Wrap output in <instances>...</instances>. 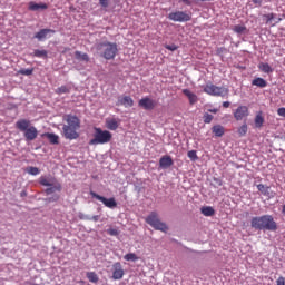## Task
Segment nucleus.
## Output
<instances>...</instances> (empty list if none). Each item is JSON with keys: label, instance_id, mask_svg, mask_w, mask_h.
<instances>
[{"label": "nucleus", "instance_id": "f257e3e1", "mask_svg": "<svg viewBox=\"0 0 285 285\" xmlns=\"http://www.w3.org/2000/svg\"><path fill=\"white\" fill-rule=\"evenodd\" d=\"M63 121H66V125L62 127L65 139H69L70 141L79 139V134L77 132V130L81 128V120L79 117L75 115H66L63 116Z\"/></svg>", "mask_w": 285, "mask_h": 285}, {"label": "nucleus", "instance_id": "f03ea898", "mask_svg": "<svg viewBox=\"0 0 285 285\" xmlns=\"http://www.w3.org/2000/svg\"><path fill=\"white\" fill-rule=\"evenodd\" d=\"M250 226L255 230H269V233H275V230H277V222H275L273 215L253 217Z\"/></svg>", "mask_w": 285, "mask_h": 285}, {"label": "nucleus", "instance_id": "7ed1b4c3", "mask_svg": "<svg viewBox=\"0 0 285 285\" xmlns=\"http://www.w3.org/2000/svg\"><path fill=\"white\" fill-rule=\"evenodd\" d=\"M96 50H98V52H100V57H102L107 61L115 59L117 57V52H119L117 42H110V41L98 43L96 46Z\"/></svg>", "mask_w": 285, "mask_h": 285}, {"label": "nucleus", "instance_id": "20e7f679", "mask_svg": "<svg viewBox=\"0 0 285 285\" xmlns=\"http://www.w3.org/2000/svg\"><path fill=\"white\" fill-rule=\"evenodd\" d=\"M16 128L20 130V132H24L26 141H35L39 136V131L37 127L30 126V120L28 119H20L16 122Z\"/></svg>", "mask_w": 285, "mask_h": 285}, {"label": "nucleus", "instance_id": "39448f33", "mask_svg": "<svg viewBox=\"0 0 285 285\" xmlns=\"http://www.w3.org/2000/svg\"><path fill=\"white\" fill-rule=\"evenodd\" d=\"M92 139L89 140V146H104L112 141V134L99 127L94 128Z\"/></svg>", "mask_w": 285, "mask_h": 285}, {"label": "nucleus", "instance_id": "423d86ee", "mask_svg": "<svg viewBox=\"0 0 285 285\" xmlns=\"http://www.w3.org/2000/svg\"><path fill=\"white\" fill-rule=\"evenodd\" d=\"M145 222L155 230H161V233H166L168 230V225L159 219V214H157V212H150V214L145 218Z\"/></svg>", "mask_w": 285, "mask_h": 285}, {"label": "nucleus", "instance_id": "0eeeda50", "mask_svg": "<svg viewBox=\"0 0 285 285\" xmlns=\"http://www.w3.org/2000/svg\"><path fill=\"white\" fill-rule=\"evenodd\" d=\"M204 92H206V95H210L212 97H226V95H228V89L217 87L209 82L204 87Z\"/></svg>", "mask_w": 285, "mask_h": 285}, {"label": "nucleus", "instance_id": "6e6552de", "mask_svg": "<svg viewBox=\"0 0 285 285\" xmlns=\"http://www.w3.org/2000/svg\"><path fill=\"white\" fill-rule=\"evenodd\" d=\"M168 19L170 21L184 23L186 21H190V19H193V17L190 16V13H188L186 11H174L168 14Z\"/></svg>", "mask_w": 285, "mask_h": 285}, {"label": "nucleus", "instance_id": "1a4fd4ad", "mask_svg": "<svg viewBox=\"0 0 285 285\" xmlns=\"http://www.w3.org/2000/svg\"><path fill=\"white\" fill-rule=\"evenodd\" d=\"M90 196L94 197V199H97L98 202H101L106 208H117V200L111 197V198H106L95 191H90Z\"/></svg>", "mask_w": 285, "mask_h": 285}, {"label": "nucleus", "instance_id": "9d476101", "mask_svg": "<svg viewBox=\"0 0 285 285\" xmlns=\"http://www.w3.org/2000/svg\"><path fill=\"white\" fill-rule=\"evenodd\" d=\"M111 272H112V279H116V281L124 279V275H126V272L124 271V266L119 262H116L112 264Z\"/></svg>", "mask_w": 285, "mask_h": 285}, {"label": "nucleus", "instance_id": "9b49d317", "mask_svg": "<svg viewBox=\"0 0 285 285\" xmlns=\"http://www.w3.org/2000/svg\"><path fill=\"white\" fill-rule=\"evenodd\" d=\"M138 106L144 110H155L157 102L149 97H145L139 100Z\"/></svg>", "mask_w": 285, "mask_h": 285}, {"label": "nucleus", "instance_id": "f8f14e48", "mask_svg": "<svg viewBox=\"0 0 285 285\" xmlns=\"http://www.w3.org/2000/svg\"><path fill=\"white\" fill-rule=\"evenodd\" d=\"M249 111L246 106H239L235 111H234V119L236 121H242V119H245V117H248Z\"/></svg>", "mask_w": 285, "mask_h": 285}, {"label": "nucleus", "instance_id": "ddd939ff", "mask_svg": "<svg viewBox=\"0 0 285 285\" xmlns=\"http://www.w3.org/2000/svg\"><path fill=\"white\" fill-rule=\"evenodd\" d=\"M48 35H55L53 29H41L35 35V38L38 39V41H43L45 39H48Z\"/></svg>", "mask_w": 285, "mask_h": 285}, {"label": "nucleus", "instance_id": "4468645a", "mask_svg": "<svg viewBox=\"0 0 285 285\" xmlns=\"http://www.w3.org/2000/svg\"><path fill=\"white\" fill-rule=\"evenodd\" d=\"M119 106H124L125 108H132L135 106V100L130 96H124L118 99Z\"/></svg>", "mask_w": 285, "mask_h": 285}, {"label": "nucleus", "instance_id": "2eb2a0df", "mask_svg": "<svg viewBox=\"0 0 285 285\" xmlns=\"http://www.w3.org/2000/svg\"><path fill=\"white\" fill-rule=\"evenodd\" d=\"M57 181H58V180H56V178H52V177L41 176V177L39 178V184H40L41 186H47V187L57 184Z\"/></svg>", "mask_w": 285, "mask_h": 285}, {"label": "nucleus", "instance_id": "dca6fc26", "mask_svg": "<svg viewBox=\"0 0 285 285\" xmlns=\"http://www.w3.org/2000/svg\"><path fill=\"white\" fill-rule=\"evenodd\" d=\"M46 195H52L55 193H61V184L59 181L55 183L53 185L49 186L45 190Z\"/></svg>", "mask_w": 285, "mask_h": 285}, {"label": "nucleus", "instance_id": "f3484780", "mask_svg": "<svg viewBox=\"0 0 285 285\" xmlns=\"http://www.w3.org/2000/svg\"><path fill=\"white\" fill-rule=\"evenodd\" d=\"M160 168H170L173 166V158L170 156H163L159 160Z\"/></svg>", "mask_w": 285, "mask_h": 285}, {"label": "nucleus", "instance_id": "a211bd4d", "mask_svg": "<svg viewBox=\"0 0 285 285\" xmlns=\"http://www.w3.org/2000/svg\"><path fill=\"white\" fill-rule=\"evenodd\" d=\"M212 132L215 135V137H224L226 129L222 125H215L212 128Z\"/></svg>", "mask_w": 285, "mask_h": 285}, {"label": "nucleus", "instance_id": "6ab92c4d", "mask_svg": "<svg viewBox=\"0 0 285 285\" xmlns=\"http://www.w3.org/2000/svg\"><path fill=\"white\" fill-rule=\"evenodd\" d=\"M255 128H263L264 126V112L258 111L254 118Z\"/></svg>", "mask_w": 285, "mask_h": 285}, {"label": "nucleus", "instance_id": "aec40b11", "mask_svg": "<svg viewBox=\"0 0 285 285\" xmlns=\"http://www.w3.org/2000/svg\"><path fill=\"white\" fill-rule=\"evenodd\" d=\"M29 10H32L33 12H37V10H48V4L30 2L29 3Z\"/></svg>", "mask_w": 285, "mask_h": 285}, {"label": "nucleus", "instance_id": "412c9836", "mask_svg": "<svg viewBox=\"0 0 285 285\" xmlns=\"http://www.w3.org/2000/svg\"><path fill=\"white\" fill-rule=\"evenodd\" d=\"M183 94L185 95V97L188 98L189 104L193 106V104H197V95H195L194 92H191L189 89H184Z\"/></svg>", "mask_w": 285, "mask_h": 285}, {"label": "nucleus", "instance_id": "4be33fe9", "mask_svg": "<svg viewBox=\"0 0 285 285\" xmlns=\"http://www.w3.org/2000/svg\"><path fill=\"white\" fill-rule=\"evenodd\" d=\"M106 128H108V130H117V128H119V121H117L115 118L107 119Z\"/></svg>", "mask_w": 285, "mask_h": 285}, {"label": "nucleus", "instance_id": "5701e85b", "mask_svg": "<svg viewBox=\"0 0 285 285\" xmlns=\"http://www.w3.org/2000/svg\"><path fill=\"white\" fill-rule=\"evenodd\" d=\"M43 137H47V139L49 140V144H52V145L59 144V136L57 134L46 132L43 134Z\"/></svg>", "mask_w": 285, "mask_h": 285}, {"label": "nucleus", "instance_id": "b1692460", "mask_svg": "<svg viewBox=\"0 0 285 285\" xmlns=\"http://www.w3.org/2000/svg\"><path fill=\"white\" fill-rule=\"evenodd\" d=\"M200 213L205 217H213V215H215V209L210 206H205L200 208Z\"/></svg>", "mask_w": 285, "mask_h": 285}, {"label": "nucleus", "instance_id": "393cba45", "mask_svg": "<svg viewBox=\"0 0 285 285\" xmlns=\"http://www.w3.org/2000/svg\"><path fill=\"white\" fill-rule=\"evenodd\" d=\"M258 68L262 72H265L266 75H271V72H273L271 65H268L267 62H261L258 65Z\"/></svg>", "mask_w": 285, "mask_h": 285}, {"label": "nucleus", "instance_id": "a878e982", "mask_svg": "<svg viewBox=\"0 0 285 285\" xmlns=\"http://www.w3.org/2000/svg\"><path fill=\"white\" fill-rule=\"evenodd\" d=\"M252 86H257V88H266L267 82L263 78H255L252 81Z\"/></svg>", "mask_w": 285, "mask_h": 285}, {"label": "nucleus", "instance_id": "bb28decb", "mask_svg": "<svg viewBox=\"0 0 285 285\" xmlns=\"http://www.w3.org/2000/svg\"><path fill=\"white\" fill-rule=\"evenodd\" d=\"M33 57H37L38 59H48V51L36 49L33 51Z\"/></svg>", "mask_w": 285, "mask_h": 285}, {"label": "nucleus", "instance_id": "cd10ccee", "mask_svg": "<svg viewBox=\"0 0 285 285\" xmlns=\"http://www.w3.org/2000/svg\"><path fill=\"white\" fill-rule=\"evenodd\" d=\"M75 57L79 61H87V62L90 61V57L88 56V53H83L81 51H76Z\"/></svg>", "mask_w": 285, "mask_h": 285}, {"label": "nucleus", "instance_id": "c85d7f7f", "mask_svg": "<svg viewBox=\"0 0 285 285\" xmlns=\"http://www.w3.org/2000/svg\"><path fill=\"white\" fill-rule=\"evenodd\" d=\"M257 189L259 190V193H262V195H264L265 197H268L271 187L264 185V184H259L257 185Z\"/></svg>", "mask_w": 285, "mask_h": 285}, {"label": "nucleus", "instance_id": "c756f323", "mask_svg": "<svg viewBox=\"0 0 285 285\" xmlns=\"http://www.w3.org/2000/svg\"><path fill=\"white\" fill-rule=\"evenodd\" d=\"M87 278L91 284H97V282H99V276L95 272H87Z\"/></svg>", "mask_w": 285, "mask_h": 285}, {"label": "nucleus", "instance_id": "7c9ffc66", "mask_svg": "<svg viewBox=\"0 0 285 285\" xmlns=\"http://www.w3.org/2000/svg\"><path fill=\"white\" fill-rule=\"evenodd\" d=\"M70 92V87L61 86L56 89V95H68Z\"/></svg>", "mask_w": 285, "mask_h": 285}, {"label": "nucleus", "instance_id": "2f4dec72", "mask_svg": "<svg viewBox=\"0 0 285 285\" xmlns=\"http://www.w3.org/2000/svg\"><path fill=\"white\" fill-rule=\"evenodd\" d=\"M238 135L239 137H246V134L248 132V125L245 122L238 128Z\"/></svg>", "mask_w": 285, "mask_h": 285}, {"label": "nucleus", "instance_id": "473e14b6", "mask_svg": "<svg viewBox=\"0 0 285 285\" xmlns=\"http://www.w3.org/2000/svg\"><path fill=\"white\" fill-rule=\"evenodd\" d=\"M124 259H126V262H138L139 257L135 253H129L124 256Z\"/></svg>", "mask_w": 285, "mask_h": 285}, {"label": "nucleus", "instance_id": "72a5a7b5", "mask_svg": "<svg viewBox=\"0 0 285 285\" xmlns=\"http://www.w3.org/2000/svg\"><path fill=\"white\" fill-rule=\"evenodd\" d=\"M35 72V69H20L18 71V75H23L24 77H30V75H32Z\"/></svg>", "mask_w": 285, "mask_h": 285}, {"label": "nucleus", "instance_id": "f704fd0d", "mask_svg": "<svg viewBox=\"0 0 285 285\" xmlns=\"http://www.w3.org/2000/svg\"><path fill=\"white\" fill-rule=\"evenodd\" d=\"M234 32L237 35H243V32H246V27L242 24L234 26Z\"/></svg>", "mask_w": 285, "mask_h": 285}, {"label": "nucleus", "instance_id": "c9c22d12", "mask_svg": "<svg viewBox=\"0 0 285 285\" xmlns=\"http://www.w3.org/2000/svg\"><path fill=\"white\" fill-rule=\"evenodd\" d=\"M187 156L189 159H191V161H197L199 159V157H197V151L196 150H189L187 153Z\"/></svg>", "mask_w": 285, "mask_h": 285}, {"label": "nucleus", "instance_id": "e433bc0d", "mask_svg": "<svg viewBox=\"0 0 285 285\" xmlns=\"http://www.w3.org/2000/svg\"><path fill=\"white\" fill-rule=\"evenodd\" d=\"M214 117L213 115L205 112L203 116V121L204 124H210L213 121Z\"/></svg>", "mask_w": 285, "mask_h": 285}, {"label": "nucleus", "instance_id": "4c0bfd02", "mask_svg": "<svg viewBox=\"0 0 285 285\" xmlns=\"http://www.w3.org/2000/svg\"><path fill=\"white\" fill-rule=\"evenodd\" d=\"M27 173L29 174V175H39V173H41V170H39V168L38 167H29L28 168V170H27Z\"/></svg>", "mask_w": 285, "mask_h": 285}, {"label": "nucleus", "instance_id": "58836bf2", "mask_svg": "<svg viewBox=\"0 0 285 285\" xmlns=\"http://www.w3.org/2000/svg\"><path fill=\"white\" fill-rule=\"evenodd\" d=\"M108 235H110L111 237H117L119 235V229L116 228H109L107 229Z\"/></svg>", "mask_w": 285, "mask_h": 285}, {"label": "nucleus", "instance_id": "ea45409f", "mask_svg": "<svg viewBox=\"0 0 285 285\" xmlns=\"http://www.w3.org/2000/svg\"><path fill=\"white\" fill-rule=\"evenodd\" d=\"M228 50L226 49V47H219L216 49V55H218L219 57H222V55H226Z\"/></svg>", "mask_w": 285, "mask_h": 285}, {"label": "nucleus", "instance_id": "a19ab883", "mask_svg": "<svg viewBox=\"0 0 285 285\" xmlns=\"http://www.w3.org/2000/svg\"><path fill=\"white\" fill-rule=\"evenodd\" d=\"M166 50H170L171 52H175L177 50V45H165Z\"/></svg>", "mask_w": 285, "mask_h": 285}, {"label": "nucleus", "instance_id": "79ce46f5", "mask_svg": "<svg viewBox=\"0 0 285 285\" xmlns=\"http://www.w3.org/2000/svg\"><path fill=\"white\" fill-rule=\"evenodd\" d=\"M267 19L266 23H271L272 19H275V13H268L264 16Z\"/></svg>", "mask_w": 285, "mask_h": 285}, {"label": "nucleus", "instance_id": "37998d69", "mask_svg": "<svg viewBox=\"0 0 285 285\" xmlns=\"http://www.w3.org/2000/svg\"><path fill=\"white\" fill-rule=\"evenodd\" d=\"M277 115H278L279 117H284V118H285V108H284V107L278 108V109H277Z\"/></svg>", "mask_w": 285, "mask_h": 285}, {"label": "nucleus", "instance_id": "c03bdc74", "mask_svg": "<svg viewBox=\"0 0 285 285\" xmlns=\"http://www.w3.org/2000/svg\"><path fill=\"white\" fill-rule=\"evenodd\" d=\"M276 285H285V278H284V276H281V277L277 278Z\"/></svg>", "mask_w": 285, "mask_h": 285}, {"label": "nucleus", "instance_id": "a18cd8bd", "mask_svg": "<svg viewBox=\"0 0 285 285\" xmlns=\"http://www.w3.org/2000/svg\"><path fill=\"white\" fill-rule=\"evenodd\" d=\"M99 4L101 6V8H108L109 6L108 0H99Z\"/></svg>", "mask_w": 285, "mask_h": 285}, {"label": "nucleus", "instance_id": "49530a36", "mask_svg": "<svg viewBox=\"0 0 285 285\" xmlns=\"http://www.w3.org/2000/svg\"><path fill=\"white\" fill-rule=\"evenodd\" d=\"M181 3H185V6H193V2L190 0H179Z\"/></svg>", "mask_w": 285, "mask_h": 285}, {"label": "nucleus", "instance_id": "de8ad7c7", "mask_svg": "<svg viewBox=\"0 0 285 285\" xmlns=\"http://www.w3.org/2000/svg\"><path fill=\"white\" fill-rule=\"evenodd\" d=\"M208 112H213V115H217V112H219V109H208Z\"/></svg>", "mask_w": 285, "mask_h": 285}, {"label": "nucleus", "instance_id": "09e8293b", "mask_svg": "<svg viewBox=\"0 0 285 285\" xmlns=\"http://www.w3.org/2000/svg\"><path fill=\"white\" fill-rule=\"evenodd\" d=\"M223 107L224 108H230V102L229 101H224Z\"/></svg>", "mask_w": 285, "mask_h": 285}, {"label": "nucleus", "instance_id": "8fccbe9b", "mask_svg": "<svg viewBox=\"0 0 285 285\" xmlns=\"http://www.w3.org/2000/svg\"><path fill=\"white\" fill-rule=\"evenodd\" d=\"M20 197H28V191L22 190V191L20 193Z\"/></svg>", "mask_w": 285, "mask_h": 285}, {"label": "nucleus", "instance_id": "3c124183", "mask_svg": "<svg viewBox=\"0 0 285 285\" xmlns=\"http://www.w3.org/2000/svg\"><path fill=\"white\" fill-rule=\"evenodd\" d=\"M253 3H255V6H262V0H253Z\"/></svg>", "mask_w": 285, "mask_h": 285}, {"label": "nucleus", "instance_id": "603ef678", "mask_svg": "<svg viewBox=\"0 0 285 285\" xmlns=\"http://www.w3.org/2000/svg\"><path fill=\"white\" fill-rule=\"evenodd\" d=\"M91 219L92 222H99V215L92 216Z\"/></svg>", "mask_w": 285, "mask_h": 285}, {"label": "nucleus", "instance_id": "864d4df0", "mask_svg": "<svg viewBox=\"0 0 285 285\" xmlns=\"http://www.w3.org/2000/svg\"><path fill=\"white\" fill-rule=\"evenodd\" d=\"M215 181L218 186H222V180L219 178H216Z\"/></svg>", "mask_w": 285, "mask_h": 285}]
</instances>
